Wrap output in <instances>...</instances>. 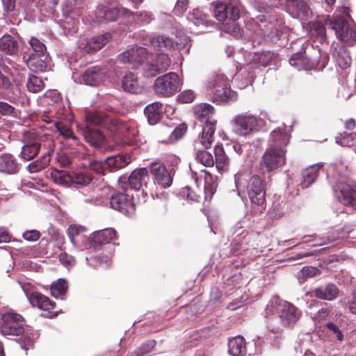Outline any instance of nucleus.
<instances>
[{
  "mask_svg": "<svg viewBox=\"0 0 356 356\" xmlns=\"http://www.w3.org/2000/svg\"><path fill=\"white\" fill-rule=\"evenodd\" d=\"M118 62L129 64L131 68L144 64L143 74L146 77L155 76L165 72L171 64L167 54L149 55L147 49L142 47H135L122 52L118 56Z\"/></svg>",
  "mask_w": 356,
  "mask_h": 356,
  "instance_id": "nucleus-1",
  "label": "nucleus"
},
{
  "mask_svg": "<svg viewBox=\"0 0 356 356\" xmlns=\"http://www.w3.org/2000/svg\"><path fill=\"white\" fill-rule=\"evenodd\" d=\"M86 127L83 136L87 143L95 147H100L105 141V136L98 128L93 127H108L112 131L122 130L124 124L118 119L104 116L99 112L88 113L86 117Z\"/></svg>",
  "mask_w": 356,
  "mask_h": 356,
  "instance_id": "nucleus-2",
  "label": "nucleus"
},
{
  "mask_svg": "<svg viewBox=\"0 0 356 356\" xmlns=\"http://www.w3.org/2000/svg\"><path fill=\"white\" fill-rule=\"evenodd\" d=\"M22 141L23 146L19 156L25 161L34 159L40 149H43L47 154L54 152L55 142L51 134L34 129L24 132Z\"/></svg>",
  "mask_w": 356,
  "mask_h": 356,
  "instance_id": "nucleus-3",
  "label": "nucleus"
},
{
  "mask_svg": "<svg viewBox=\"0 0 356 356\" xmlns=\"http://www.w3.org/2000/svg\"><path fill=\"white\" fill-rule=\"evenodd\" d=\"M235 182L238 192L247 190L253 209L261 211L265 209V184L259 175H254L248 180L239 177L236 178Z\"/></svg>",
  "mask_w": 356,
  "mask_h": 356,
  "instance_id": "nucleus-4",
  "label": "nucleus"
},
{
  "mask_svg": "<svg viewBox=\"0 0 356 356\" xmlns=\"http://www.w3.org/2000/svg\"><path fill=\"white\" fill-rule=\"evenodd\" d=\"M266 317L277 316L283 326H293L299 320L301 312L291 303L281 300L279 297H273L266 309Z\"/></svg>",
  "mask_w": 356,
  "mask_h": 356,
  "instance_id": "nucleus-5",
  "label": "nucleus"
},
{
  "mask_svg": "<svg viewBox=\"0 0 356 356\" xmlns=\"http://www.w3.org/2000/svg\"><path fill=\"white\" fill-rule=\"evenodd\" d=\"M194 115L202 127L200 143L205 148H210L214 141L217 120L214 108L208 104H201L194 107Z\"/></svg>",
  "mask_w": 356,
  "mask_h": 356,
  "instance_id": "nucleus-6",
  "label": "nucleus"
},
{
  "mask_svg": "<svg viewBox=\"0 0 356 356\" xmlns=\"http://www.w3.org/2000/svg\"><path fill=\"white\" fill-rule=\"evenodd\" d=\"M326 24L340 41L349 45L356 42V25L352 19L336 15L328 18Z\"/></svg>",
  "mask_w": 356,
  "mask_h": 356,
  "instance_id": "nucleus-7",
  "label": "nucleus"
},
{
  "mask_svg": "<svg viewBox=\"0 0 356 356\" xmlns=\"http://www.w3.org/2000/svg\"><path fill=\"white\" fill-rule=\"evenodd\" d=\"M286 149L277 147L276 144L268 145L259 163V172L266 175L282 167L286 161Z\"/></svg>",
  "mask_w": 356,
  "mask_h": 356,
  "instance_id": "nucleus-8",
  "label": "nucleus"
},
{
  "mask_svg": "<svg viewBox=\"0 0 356 356\" xmlns=\"http://www.w3.org/2000/svg\"><path fill=\"white\" fill-rule=\"evenodd\" d=\"M258 10L260 15L248 22L246 26L257 35L266 36L269 35L268 31L272 29L271 23L275 19L273 15L274 10L271 7L259 4Z\"/></svg>",
  "mask_w": 356,
  "mask_h": 356,
  "instance_id": "nucleus-9",
  "label": "nucleus"
},
{
  "mask_svg": "<svg viewBox=\"0 0 356 356\" xmlns=\"http://www.w3.org/2000/svg\"><path fill=\"white\" fill-rule=\"evenodd\" d=\"M320 58L319 50L307 45L303 52H298L291 56L289 63L298 70H310L317 66Z\"/></svg>",
  "mask_w": 356,
  "mask_h": 356,
  "instance_id": "nucleus-10",
  "label": "nucleus"
},
{
  "mask_svg": "<svg viewBox=\"0 0 356 356\" xmlns=\"http://www.w3.org/2000/svg\"><path fill=\"white\" fill-rule=\"evenodd\" d=\"M179 85V77L177 73L169 72L159 76L154 81L155 93L163 97L173 95Z\"/></svg>",
  "mask_w": 356,
  "mask_h": 356,
  "instance_id": "nucleus-11",
  "label": "nucleus"
},
{
  "mask_svg": "<svg viewBox=\"0 0 356 356\" xmlns=\"http://www.w3.org/2000/svg\"><path fill=\"white\" fill-rule=\"evenodd\" d=\"M239 3L236 0L218 1L213 3L214 15L220 22L235 21L240 17Z\"/></svg>",
  "mask_w": 356,
  "mask_h": 356,
  "instance_id": "nucleus-12",
  "label": "nucleus"
},
{
  "mask_svg": "<svg viewBox=\"0 0 356 356\" xmlns=\"http://www.w3.org/2000/svg\"><path fill=\"white\" fill-rule=\"evenodd\" d=\"M333 191L339 202L356 209V185L341 178L333 186Z\"/></svg>",
  "mask_w": 356,
  "mask_h": 356,
  "instance_id": "nucleus-13",
  "label": "nucleus"
},
{
  "mask_svg": "<svg viewBox=\"0 0 356 356\" xmlns=\"http://www.w3.org/2000/svg\"><path fill=\"white\" fill-rule=\"evenodd\" d=\"M260 120L249 112L236 115L232 120L234 129L236 134L241 136L248 135L257 130L258 122Z\"/></svg>",
  "mask_w": 356,
  "mask_h": 356,
  "instance_id": "nucleus-14",
  "label": "nucleus"
},
{
  "mask_svg": "<svg viewBox=\"0 0 356 356\" xmlns=\"http://www.w3.org/2000/svg\"><path fill=\"white\" fill-rule=\"evenodd\" d=\"M24 320L23 317L13 312H8L2 316L1 333L3 335H20L24 332Z\"/></svg>",
  "mask_w": 356,
  "mask_h": 356,
  "instance_id": "nucleus-15",
  "label": "nucleus"
},
{
  "mask_svg": "<svg viewBox=\"0 0 356 356\" xmlns=\"http://www.w3.org/2000/svg\"><path fill=\"white\" fill-rule=\"evenodd\" d=\"M149 171L154 181L162 188H169L173 181L174 173L172 170H168L163 163L160 161H154L149 166Z\"/></svg>",
  "mask_w": 356,
  "mask_h": 356,
  "instance_id": "nucleus-16",
  "label": "nucleus"
},
{
  "mask_svg": "<svg viewBox=\"0 0 356 356\" xmlns=\"http://www.w3.org/2000/svg\"><path fill=\"white\" fill-rule=\"evenodd\" d=\"M111 207L127 216L132 215L135 211L132 195L127 193L118 192L110 197Z\"/></svg>",
  "mask_w": 356,
  "mask_h": 356,
  "instance_id": "nucleus-17",
  "label": "nucleus"
},
{
  "mask_svg": "<svg viewBox=\"0 0 356 356\" xmlns=\"http://www.w3.org/2000/svg\"><path fill=\"white\" fill-rule=\"evenodd\" d=\"M188 38L184 37L180 39V41H176L175 43L172 40L171 38L160 35L157 38H153L150 40L151 46H152L157 51H163L165 49H171L176 47L177 49L181 50L185 47H187L186 51H188L190 47L188 46Z\"/></svg>",
  "mask_w": 356,
  "mask_h": 356,
  "instance_id": "nucleus-18",
  "label": "nucleus"
},
{
  "mask_svg": "<svg viewBox=\"0 0 356 356\" xmlns=\"http://www.w3.org/2000/svg\"><path fill=\"white\" fill-rule=\"evenodd\" d=\"M286 9L293 17L307 19L312 12L307 0H287Z\"/></svg>",
  "mask_w": 356,
  "mask_h": 356,
  "instance_id": "nucleus-19",
  "label": "nucleus"
},
{
  "mask_svg": "<svg viewBox=\"0 0 356 356\" xmlns=\"http://www.w3.org/2000/svg\"><path fill=\"white\" fill-rule=\"evenodd\" d=\"M107 76L106 69L99 66L88 68L82 75L84 83L91 86L100 85L106 80Z\"/></svg>",
  "mask_w": 356,
  "mask_h": 356,
  "instance_id": "nucleus-20",
  "label": "nucleus"
},
{
  "mask_svg": "<svg viewBox=\"0 0 356 356\" xmlns=\"http://www.w3.org/2000/svg\"><path fill=\"white\" fill-rule=\"evenodd\" d=\"M122 7L100 4L97 6L95 15L99 22L115 21L120 15H124L122 11Z\"/></svg>",
  "mask_w": 356,
  "mask_h": 356,
  "instance_id": "nucleus-21",
  "label": "nucleus"
},
{
  "mask_svg": "<svg viewBox=\"0 0 356 356\" xmlns=\"http://www.w3.org/2000/svg\"><path fill=\"white\" fill-rule=\"evenodd\" d=\"M339 292V289L337 285L333 283H327L314 289L311 293L318 299L332 301L338 297Z\"/></svg>",
  "mask_w": 356,
  "mask_h": 356,
  "instance_id": "nucleus-22",
  "label": "nucleus"
},
{
  "mask_svg": "<svg viewBox=\"0 0 356 356\" xmlns=\"http://www.w3.org/2000/svg\"><path fill=\"white\" fill-rule=\"evenodd\" d=\"M116 236V232L113 228H106L94 232L89 238L90 245L97 248L111 242Z\"/></svg>",
  "mask_w": 356,
  "mask_h": 356,
  "instance_id": "nucleus-23",
  "label": "nucleus"
},
{
  "mask_svg": "<svg viewBox=\"0 0 356 356\" xmlns=\"http://www.w3.org/2000/svg\"><path fill=\"white\" fill-rule=\"evenodd\" d=\"M149 179L147 169L142 168L136 169L131 172L129 177L128 183L131 189L139 191L143 186H147Z\"/></svg>",
  "mask_w": 356,
  "mask_h": 356,
  "instance_id": "nucleus-24",
  "label": "nucleus"
},
{
  "mask_svg": "<svg viewBox=\"0 0 356 356\" xmlns=\"http://www.w3.org/2000/svg\"><path fill=\"white\" fill-rule=\"evenodd\" d=\"M20 166V163L13 154H2L0 155V172L15 175L19 172Z\"/></svg>",
  "mask_w": 356,
  "mask_h": 356,
  "instance_id": "nucleus-25",
  "label": "nucleus"
},
{
  "mask_svg": "<svg viewBox=\"0 0 356 356\" xmlns=\"http://www.w3.org/2000/svg\"><path fill=\"white\" fill-rule=\"evenodd\" d=\"M237 93L227 86L221 88H216L213 92L212 99L216 104H230L237 100Z\"/></svg>",
  "mask_w": 356,
  "mask_h": 356,
  "instance_id": "nucleus-26",
  "label": "nucleus"
},
{
  "mask_svg": "<svg viewBox=\"0 0 356 356\" xmlns=\"http://www.w3.org/2000/svg\"><path fill=\"white\" fill-rule=\"evenodd\" d=\"M0 52L8 56H15L19 52V42L12 35L5 34L0 38Z\"/></svg>",
  "mask_w": 356,
  "mask_h": 356,
  "instance_id": "nucleus-27",
  "label": "nucleus"
},
{
  "mask_svg": "<svg viewBox=\"0 0 356 356\" xmlns=\"http://www.w3.org/2000/svg\"><path fill=\"white\" fill-rule=\"evenodd\" d=\"M54 128L72 148H74L75 146L79 144V139L75 136L68 125L61 122H54Z\"/></svg>",
  "mask_w": 356,
  "mask_h": 356,
  "instance_id": "nucleus-28",
  "label": "nucleus"
},
{
  "mask_svg": "<svg viewBox=\"0 0 356 356\" xmlns=\"http://www.w3.org/2000/svg\"><path fill=\"white\" fill-rule=\"evenodd\" d=\"M31 304L40 309L50 312L54 309L55 303L48 297L39 292H33L29 297Z\"/></svg>",
  "mask_w": 356,
  "mask_h": 356,
  "instance_id": "nucleus-29",
  "label": "nucleus"
},
{
  "mask_svg": "<svg viewBox=\"0 0 356 356\" xmlns=\"http://www.w3.org/2000/svg\"><path fill=\"white\" fill-rule=\"evenodd\" d=\"M144 113L147 118L149 124H155L161 118L163 105L159 102L152 103L145 108Z\"/></svg>",
  "mask_w": 356,
  "mask_h": 356,
  "instance_id": "nucleus-30",
  "label": "nucleus"
},
{
  "mask_svg": "<svg viewBox=\"0 0 356 356\" xmlns=\"http://www.w3.org/2000/svg\"><path fill=\"white\" fill-rule=\"evenodd\" d=\"M48 56L47 54H30L27 60V66L33 71L44 72L47 68Z\"/></svg>",
  "mask_w": 356,
  "mask_h": 356,
  "instance_id": "nucleus-31",
  "label": "nucleus"
},
{
  "mask_svg": "<svg viewBox=\"0 0 356 356\" xmlns=\"http://www.w3.org/2000/svg\"><path fill=\"white\" fill-rule=\"evenodd\" d=\"M122 87L124 91L134 94H139L143 91V87L138 83L137 76L133 73L123 76Z\"/></svg>",
  "mask_w": 356,
  "mask_h": 356,
  "instance_id": "nucleus-32",
  "label": "nucleus"
},
{
  "mask_svg": "<svg viewBox=\"0 0 356 356\" xmlns=\"http://www.w3.org/2000/svg\"><path fill=\"white\" fill-rule=\"evenodd\" d=\"M228 352L232 356H244L247 353L245 341L243 337L237 336L229 340Z\"/></svg>",
  "mask_w": 356,
  "mask_h": 356,
  "instance_id": "nucleus-33",
  "label": "nucleus"
},
{
  "mask_svg": "<svg viewBox=\"0 0 356 356\" xmlns=\"http://www.w3.org/2000/svg\"><path fill=\"white\" fill-rule=\"evenodd\" d=\"M130 161L131 158L129 155L118 154L108 157L105 161V165L111 172H113L126 167Z\"/></svg>",
  "mask_w": 356,
  "mask_h": 356,
  "instance_id": "nucleus-34",
  "label": "nucleus"
},
{
  "mask_svg": "<svg viewBox=\"0 0 356 356\" xmlns=\"http://www.w3.org/2000/svg\"><path fill=\"white\" fill-rule=\"evenodd\" d=\"M194 145L196 149V161L206 167H212L214 165V159L213 155L206 150L207 148H205L200 141L196 142Z\"/></svg>",
  "mask_w": 356,
  "mask_h": 356,
  "instance_id": "nucleus-35",
  "label": "nucleus"
},
{
  "mask_svg": "<svg viewBox=\"0 0 356 356\" xmlns=\"http://www.w3.org/2000/svg\"><path fill=\"white\" fill-rule=\"evenodd\" d=\"M273 54L270 51H263L261 53H249L248 55L249 64L247 66L258 65L266 66L272 60Z\"/></svg>",
  "mask_w": 356,
  "mask_h": 356,
  "instance_id": "nucleus-36",
  "label": "nucleus"
},
{
  "mask_svg": "<svg viewBox=\"0 0 356 356\" xmlns=\"http://www.w3.org/2000/svg\"><path fill=\"white\" fill-rule=\"evenodd\" d=\"M214 155L216 168L220 171H227L229 168V159L226 155L222 145H216Z\"/></svg>",
  "mask_w": 356,
  "mask_h": 356,
  "instance_id": "nucleus-37",
  "label": "nucleus"
},
{
  "mask_svg": "<svg viewBox=\"0 0 356 356\" xmlns=\"http://www.w3.org/2000/svg\"><path fill=\"white\" fill-rule=\"evenodd\" d=\"M321 163L312 165L302 171V181L301 185L302 188L309 187L317 178V173L322 167Z\"/></svg>",
  "mask_w": 356,
  "mask_h": 356,
  "instance_id": "nucleus-38",
  "label": "nucleus"
},
{
  "mask_svg": "<svg viewBox=\"0 0 356 356\" xmlns=\"http://www.w3.org/2000/svg\"><path fill=\"white\" fill-rule=\"evenodd\" d=\"M162 131L167 133L168 138L162 139L161 141L163 143H171L181 138L186 133V129L183 126L176 127L175 129L168 126H162Z\"/></svg>",
  "mask_w": 356,
  "mask_h": 356,
  "instance_id": "nucleus-39",
  "label": "nucleus"
},
{
  "mask_svg": "<svg viewBox=\"0 0 356 356\" xmlns=\"http://www.w3.org/2000/svg\"><path fill=\"white\" fill-rule=\"evenodd\" d=\"M337 64L342 69L348 68L351 64V58L349 51L344 47L335 49L333 52Z\"/></svg>",
  "mask_w": 356,
  "mask_h": 356,
  "instance_id": "nucleus-40",
  "label": "nucleus"
},
{
  "mask_svg": "<svg viewBox=\"0 0 356 356\" xmlns=\"http://www.w3.org/2000/svg\"><path fill=\"white\" fill-rule=\"evenodd\" d=\"M70 14L65 13V15L63 14L64 19L60 22V26L65 35H73L78 31L79 21Z\"/></svg>",
  "mask_w": 356,
  "mask_h": 356,
  "instance_id": "nucleus-41",
  "label": "nucleus"
},
{
  "mask_svg": "<svg viewBox=\"0 0 356 356\" xmlns=\"http://www.w3.org/2000/svg\"><path fill=\"white\" fill-rule=\"evenodd\" d=\"M208 17V15L206 14L203 10L196 8L189 12L187 19L196 26H207Z\"/></svg>",
  "mask_w": 356,
  "mask_h": 356,
  "instance_id": "nucleus-42",
  "label": "nucleus"
},
{
  "mask_svg": "<svg viewBox=\"0 0 356 356\" xmlns=\"http://www.w3.org/2000/svg\"><path fill=\"white\" fill-rule=\"evenodd\" d=\"M122 11L124 16H132L133 22L137 24H146L152 20V15L148 12L133 13L127 8H122Z\"/></svg>",
  "mask_w": 356,
  "mask_h": 356,
  "instance_id": "nucleus-43",
  "label": "nucleus"
},
{
  "mask_svg": "<svg viewBox=\"0 0 356 356\" xmlns=\"http://www.w3.org/2000/svg\"><path fill=\"white\" fill-rule=\"evenodd\" d=\"M72 184L88 186L92 180L91 172L88 170H77L72 174Z\"/></svg>",
  "mask_w": 356,
  "mask_h": 356,
  "instance_id": "nucleus-44",
  "label": "nucleus"
},
{
  "mask_svg": "<svg viewBox=\"0 0 356 356\" xmlns=\"http://www.w3.org/2000/svg\"><path fill=\"white\" fill-rule=\"evenodd\" d=\"M227 86V79L222 74L211 76L207 81V88L208 91L214 92L216 88H221Z\"/></svg>",
  "mask_w": 356,
  "mask_h": 356,
  "instance_id": "nucleus-45",
  "label": "nucleus"
},
{
  "mask_svg": "<svg viewBox=\"0 0 356 356\" xmlns=\"http://www.w3.org/2000/svg\"><path fill=\"white\" fill-rule=\"evenodd\" d=\"M51 177L54 181L60 186L70 187L72 184V174L65 170L55 171L51 173Z\"/></svg>",
  "mask_w": 356,
  "mask_h": 356,
  "instance_id": "nucleus-46",
  "label": "nucleus"
},
{
  "mask_svg": "<svg viewBox=\"0 0 356 356\" xmlns=\"http://www.w3.org/2000/svg\"><path fill=\"white\" fill-rule=\"evenodd\" d=\"M50 158L49 154L44 152V155L40 156L36 161L31 163L28 166V170L30 173H35L44 169L49 163Z\"/></svg>",
  "mask_w": 356,
  "mask_h": 356,
  "instance_id": "nucleus-47",
  "label": "nucleus"
},
{
  "mask_svg": "<svg viewBox=\"0 0 356 356\" xmlns=\"http://www.w3.org/2000/svg\"><path fill=\"white\" fill-rule=\"evenodd\" d=\"M289 142V137L286 134L281 131L280 129H275L270 134L269 145L276 144L277 147H283Z\"/></svg>",
  "mask_w": 356,
  "mask_h": 356,
  "instance_id": "nucleus-48",
  "label": "nucleus"
},
{
  "mask_svg": "<svg viewBox=\"0 0 356 356\" xmlns=\"http://www.w3.org/2000/svg\"><path fill=\"white\" fill-rule=\"evenodd\" d=\"M204 173V198L210 200L215 193L216 184L213 181V177L210 172L202 170Z\"/></svg>",
  "mask_w": 356,
  "mask_h": 356,
  "instance_id": "nucleus-49",
  "label": "nucleus"
},
{
  "mask_svg": "<svg viewBox=\"0 0 356 356\" xmlns=\"http://www.w3.org/2000/svg\"><path fill=\"white\" fill-rule=\"evenodd\" d=\"M85 0H66L63 6V14L75 13L79 14V10L83 8Z\"/></svg>",
  "mask_w": 356,
  "mask_h": 356,
  "instance_id": "nucleus-50",
  "label": "nucleus"
},
{
  "mask_svg": "<svg viewBox=\"0 0 356 356\" xmlns=\"http://www.w3.org/2000/svg\"><path fill=\"white\" fill-rule=\"evenodd\" d=\"M44 87L43 81L34 75H29L26 81V88L31 92H40Z\"/></svg>",
  "mask_w": 356,
  "mask_h": 356,
  "instance_id": "nucleus-51",
  "label": "nucleus"
},
{
  "mask_svg": "<svg viewBox=\"0 0 356 356\" xmlns=\"http://www.w3.org/2000/svg\"><path fill=\"white\" fill-rule=\"evenodd\" d=\"M29 44L33 51L30 54H38L39 56L47 54L45 45L37 38L31 37L29 40Z\"/></svg>",
  "mask_w": 356,
  "mask_h": 356,
  "instance_id": "nucleus-52",
  "label": "nucleus"
},
{
  "mask_svg": "<svg viewBox=\"0 0 356 356\" xmlns=\"http://www.w3.org/2000/svg\"><path fill=\"white\" fill-rule=\"evenodd\" d=\"M156 344V342L154 340L147 341L132 352L131 356H144L150 353L154 348Z\"/></svg>",
  "mask_w": 356,
  "mask_h": 356,
  "instance_id": "nucleus-53",
  "label": "nucleus"
},
{
  "mask_svg": "<svg viewBox=\"0 0 356 356\" xmlns=\"http://www.w3.org/2000/svg\"><path fill=\"white\" fill-rule=\"evenodd\" d=\"M67 289V284L65 280L60 279L57 282L51 286V293L53 296L58 298L63 295Z\"/></svg>",
  "mask_w": 356,
  "mask_h": 356,
  "instance_id": "nucleus-54",
  "label": "nucleus"
},
{
  "mask_svg": "<svg viewBox=\"0 0 356 356\" xmlns=\"http://www.w3.org/2000/svg\"><path fill=\"white\" fill-rule=\"evenodd\" d=\"M325 32V28L323 24L316 23L313 25L312 34L316 36L321 43L326 40Z\"/></svg>",
  "mask_w": 356,
  "mask_h": 356,
  "instance_id": "nucleus-55",
  "label": "nucleus"
},
{
  "mask_svg": "<svg viewBox=\"0 0 356 356\" xmlns=\"http://www.w3.org/2000/svg\"><path fill=\"white\" fill-rule=\"evenodd\" d=\"M319 270L317 268L313 266H305L298 273L299 280H305L309 277H312L318 273Z\"/></svg>",
  "mask_w": 356,
  "mask_h": 356,
  "instance_id": "nucleus-56",
  "label": "nucleus"
},
{
  "mask_svg": "<svg viewBox=\"0 0 356 356\" xmlns=\"http://www.w3.org/2000/svg\"><path fill=\"white\" fill-rule=\"evenodd\" d=\"M305 243L313 242L310 245L311 246H320L327 244L329 242L333 241V239H330V238H327L326 239L324 238H318L316 235L315 236H305L303 237Z\"/></svg>",
  "mask_w": 356,
  "mask_h": 356,
  "instance_id": "nucleus-57",
  "label": "nucleus"
},
{
  "mask_svg": "<svg viewBox=\"0 0 356 356\" xmlns=\"http://www.w3.org/2000/svg\"><path fill=\"white\" fill-rule=\"evenodd\" d=\"M181 194L183 197H186L191 202H198L200 197V195L189 186L183 188L181 189Z\"/></svg>",
  "mask_w": 356,
  "mask_h": 356,
  "instance_id": "nucleus-58",
  "label": "nucleus"
},
{
  "mask_svg": "<svg viewBox=\"0 0 356 356\" xmlns=\"http://www.w3.org/2000/svg\"><path fill=\"white\" fill-rule=\"evenodd\" d=\"M80 49L85 53L91 54L99 50V47H96V44L91 40L88 38L80 44Z\"/></svg>",
  "mask_w": 356,
  "mask_h": 356,
  "instance_id": "nucleus-59",
  "label": "nucleus"
},
{
  "mask_svg": "<svg viewBox=\"0 0 356 356\" xmlns=\"http://www.w3.org/2000/svg\"><path fill=\"white\" fill-rule=\"evenodd\" d=\"M284 207L279 202H273L272 208L269 210L268 214L273 219H278L284 214Z\"/></svg>",
  "mask_w": 356,
  "mask_h": 356,
  "instance_id": "nucleus-60",
  "label": "nucleus"
},
{
  "mask_svg": "<svg viewBox=\"0 0 356 356\" xmlns=\"http://www.w3.org/2000/svg\"><path fill=\"white\" fill-rule=\"evenodd\" d=\"M326 327L332 337H335L340 341L343 339V335L337 325L330 322L327 323Z\"/></svg>",
  "mask_w": 356,
  "mask_h": 356,
  "instance_id": "nucleus-61",
  "label": "nucleus"
},
{
  "mask_svg": "<svg viewBox=\"0 0 356 356\" xmlns=\"http://www.w3.org/2000/svg\"><path fill=\"white\" fill-rule=\"evenodd\" d=\"M96 44V47L100 49L111 40V35L108 33H104L97 37L91 38Z\"/></svg>",
  "mask_w": 356,
  "mask_h": 356,
  "instance_id": "nucleus-62",
  "label": "nucleus"
},
{
  "mask_svg": "<svg viewBox=\"0 0 356 356\" xmlns=\"http://www.w3.org/2000/svg\"><path fill=\"white\" fill-rule=\"evenodd\" d=\"M84 231V227L78 225H72L69 227L67 234L71 243L75 245V236L79 235L80 232Z\"/></svg>",
  "mask_w": 356,
  "mask_h": 356,
  "instance_id": "nucleus-63",
  "label": "nucleus"
},
{
  "mask_svg": "<svg viewBox=\"0 0 356 356\" xmlns=\"http://www.w3.org/2000/svg\"><path fill=\"white\" fill-rule=\"evenodd\" d=\"M195 97V93L192 90H185L178 95V100L181 103H191Z\"/></svg>",
  "mask_w": 356,
  "mask_h": 356,
  "instance_id": "nucleus-64",
  "label": "nucleus"
}]
</instances>
